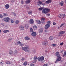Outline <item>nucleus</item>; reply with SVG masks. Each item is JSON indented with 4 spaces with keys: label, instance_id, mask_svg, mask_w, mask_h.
Here are the masks:
<instances>
[{
    "label": "nucleus",
    "instance_id": "nucleus-1",
    "mask_svg": "<svg viewBox=\"0 0 66 66\" xmlns=\"http://www.w3.org/2000/svg\"><path fill=\"white\" fill-rule=\"evenodd\" d=\"M37 59L38 62H40V61L42 62L44 60V57L43 56L39 57Z\"/></svg>",
    "mask_w": 66,
    "mask_h": 66
},
{
    "label": "nucleus",
    "instance_id": "nucleus-2",
    "mask_svg": "<svg viewBox=\"0 0 66 66\" xmlns=\"http://www.w3.org/2000/svg\"><path fill=\"white\" fill-rule=\"evenodd\" d=\"M22 50H23L25 51V52H29V49L26 47H23L22 48Z\"/></svg>",
    "mask_w": 66,
    "mask_h": 66
},
{
    "label": "nucleus",
    "instance_id": "nucleus-3",
    "mask_svg": "<svg viewBox=\"0 0 66 66\" xmlns=\"http://www.w3.org/2000/svg\"><path fill=\"white\" fill-rule=\"evenodd\" d=\"M10 19L9 17L5 18H4L3 21L5 22H9Z\"/></svg>",
    "mask_w": 66,
    "mask_h": 66
},
{
    "label": "nucleus",
    "instance_id": "nucleus-4",
    "mask_svg": "<svg viewBox=\"0 0 66 66\" xmlns=\"http://www.w3.org/2000/svg\"><path fill=\"white\" fill-rule=\"evenodd\" d=\"M65 31H60L59 32V35H58V36H62V35L63 34H64L65 33Z\"/></svg>",
    "mask_w": 66,
    "mask_h": 66
},
{
    "label": "nucleus",
    "instance_id": "nucleus-5",
    "mask_svg": "<svg viewBox=\"0 0 66 66\" xmlns=\"http://www.w3.org/2000/svg\"><path fill=\"white\" fill-rule=\"evenodd\" d=\"M50 26L49 24H46L45 26V28L46 29H48V28H50Z\"/></svg>",
    "mask_w": 66,
    "mask_h": 66
},
{
    "label": "nucleus",
    "instance_id": "nucleus-6",
    "mask_svg": "<svg viewBox=\"0 0 66 66\" xmlns=\"http://www.w3.org/2000/svg\"><path fill=\"white\" fill-rule=\"evenodd\" d=\"M42 22V23H45V21L46 20V19L44 18H42L41 19Z\"/></svg>",
    "mask_w": 66,
    "mask_h": 66
},
{
    "label": "nucleus",
    "instance_id": "nucleus-7",
    "mask_svg": "<svg viewBox=\"0 0 66 66\" xmlns=\"http://www.w3.org/2000/svg\"><path fill=\"white\" fill-rule=\"evenodd\" d=\"M19 29L20 30H23L24 29L23 26H20L19 27Z\"/></svg>",
    "mask_w": 66,
    "mask_h": 66
},
{
    "label": "nucleus",
    "instance_id": "nucleus-8",
    "mask_svg": "<svg viewBox=\"0 0 66 66\" xmlns=\"http://www.w3.org/2000/svg\"><path fill=\"white\" fill-rule=\"evenodd\" d=\"M45 9V11H46V13H48L50 11V9L47 8H46Z\"/></svg>",
    "mask_w": 66,
    "mask_h": 66
},
{
    "label": "nucleus",
    "instance_id": "nucleus-9",
    "mask_svg": "<svg viewBox=\"0 0 66 66\" xmlns=\"http://www.w3.org/2000/svg\"><path fill=\"white\" fill-rule=\"evenodd\" d=\"M61 56H59L57 57V61H58L59 62L60 61H61Z\"/></svg>",
    "mask_w": 66,
    "mask_h": 66
},
{
    "label": "nucleus",
    "instance_id": "nucleus-10",
    "mask_svg": "<svg viewBox=\"0 0 66 66\" xmlns=\"http://www.w3.org/2000/svg\"><path fill=\"white\" fill-rule=\"evenodd\" d=\"M13 53V50H9V53L10 54H12Z\"/></svg>",
    "mask_w": 66,
    "mask_h": 66
},
{
    "label": "nucleus",
    "instance_id": "nucleus-11",
    "mask_svg": "<svg viewBox=\"0 0 66 66\" xmlns=\"http://www.w3.org/2000/svg\"><path fill=\"white\" fill-rule=\"evenodd\" d=\"M5 7L6 9H8L10 7V5L8 4L6 5Z\"/></svg>",
    "mask_w": 66,
    "mask_h": 66
},
{
    "label": "nucleus",
    "instance_id": "nucleus-12",
    "mask_svg": "<svg viewBox=\"0 0 66 66\" xmlns=\"http://www.w3.org/2000/svg\"><path fill=\"white\" fill-rule=\"evenodd\" d=\"M31 35L33 36H35L36 35V32H33L31 34Z\"/></svg>",
    "mask_w": 66,
    "mask_h": 66
},
{
    "label": "nucleus",
    "instance_id": "nucleus-13",
    "mask_svg": "<svg viewBox=\"0 0 66 66\" xmlns=\"http://www.w3.org/2000/svg\"><path fill=\"white\" fill-rule=\"evenodd\" d=\"M29 23L30 24H33L34 23V21L33 19H30L29 20Z\"/></svg>",
    "mask_w": 66,
    "mask_h": 66
},
{
    "label": "nucleus",
    "instance_id": "nucleus-14",
    "mask_svg": "<svg viewBox=\"0 0 66 66\" xmlns=\"http://www.w3.org/2000/svg\"><path fill=\"white\" fill-rule=\"evenodd\" d=\"M42 4V2L41 1H39L37 3V5H38L40 6Z\"/></svg>",
    "mask_w": 66,
    "mask_h": 66
},
{
    "label": "nucleus",
    "instance_id": "nucleus-15",
    "mask_svg": "<svg viewBox=\"0 0 66 66\" xmlns=\"http://www.w3.org/2000/svg\"><path fill=\"white\" fill-rule=\"evenodd\" d=\"M42 13L43 14H47L45 8L42 10Z\"/></svg>",
    "mask_w": 66,
    "mask_h": 66
},
{
    "label": "nucleus",
    "instance_id": "nucleus-16",
    "mask_svg": "<svg viewBox=\"0 0 66 66\" xmlns=\"http://www.w3.org/2000/svg\"><path fill=\"white\" fill-rule=\"evenodd\" d=\"M52 1H51V0H48L45 2V3L47 4H48V3H51Z\"/></svg>",
    "mask_w": 66,
    "mask_h": 66
},
{
    "label": "nucleus",
    "instance_id": "nucleus-17",
    "mask_svg": "<svg viewBox=\"0 0 66 66\" xmlns=\"http://www.w3.org/2000/svg\"><path fill=\"white\" fill-rule=\"evenodd\" d=\"M43 32V29L40 28L39 31V33H42Z\"/></svg>",
    "mask_w": 66,
    "mask_h": 66
},
{
    "label": "nucleus",
    "instance_id": "nucleus-18",
    "mask_svg": "<svg viewBox=\"0 0 66 66\" xmlns=\"http://www.w3.org/2000/svg\"><path fill=\"white\" fill-rule=\"evenodd\" d=\"M31 2V1L30 0H28L26 1L25 3L26 4H29V3H30V2Z\"/></svg>",
    "mask_w": 66,
    "mask_h": 66
},
{
    "label": "nucleus",
    "instance_id": "nucleus-19",
    "mask_svg": "<svg viewBox=\"0 0 66 66\" xmlns=\"http://www.w3.org/2000/svg\"><path fill=\"white\" fill-rule=\"evenodd\" d=\"M49 39L50 40H51V41L53 40V36H50L49 38Z\"/></svg>",
    "mask_w": 66,
    "mask_h": 66
},
{
    "label": "nucleus",
    "instance_id": "nucleus-20",
    "mask_svg": "<svg viewBox=\"0 0 66 66\" xmlns=\"http://www.w3.org/2000/svg\"><path fill=\"white\" fill-rule=\"evenodd\" d=\"M5 63L6 64H12V62L10 61H7Z\"/></svg>",
    "mask_w": 66,
    "mask_h": 66
},
{
    "label": "nucleus",
    "instance_id": "nucleus-21",
    "mask_svg": "<svg viewBox=\"0 0 66 66\" xmlns=\"http://www.w3.org/2000/svg\"><path fill=\"white\" fill-rule=\"evenodd\" d=\"M60 16H61V17H62V18H64V17L66 16V15H65V14H60Z\"/></svg>",
    "mask_w": 66,
    "mask_h": 66
},
{
    "label": "nucleus",
    "instance_id": "nucleus-22",
    "mask_svg": "<svg viewBox=\"0 0 66 66\" xmlns=\"http://www.w3.org/2000/svg\"><path fill=\"white\" fill-rule=\"evenodd\" d=\"M9 30H5L3 31V33H9Z\"/></svg>",
    "mask_w": 66,
    "mask_h": 66
},
{
    "label": "nucleus",
    "instance_id": "nucleus-23",
    "mask_svg": "<svg viewBox=\"0 0 66 66\" xmlns=\"http://www.w3.org/2000/svg\"><path fill=\"white\" fill-rule=\"evenodd\" d=\"M18 53V51H17V50H16L14 52V55H16Z\"/></svg>",
    "mask_w": 66,
    "mask_h": 66
},
{
    "label": "nucleus",
    "instance_id": "nucleus-24",
    "mask_svg": "<svg viewBox=\"0 0 66 66\" xmlns=\"http://www.w3.org/2000/svg\"><path fill=\"white\" fill-rule=\"evenodd\" d=\"M59 52H57L55 54L57 57L58 56H60V55H59Z\"/></svg>",
    "mask_w": 66,
    "mask_h": 66
},
{
    "label": "nucleus",
    "instance_id": "nucleus-25",
    "mask_svg": "<svg viewBox=\"0 0 66 66\" xmlns=\"http://www.w3.org/2000/svg\"><path fill=\"white\" fill-rule=\"evenodd\" d=\"M36 21L37 23H38V24H40V20H36Z\"/></svg>",
    "mask_w": 66,
    "mask_h": 66
},
{
    "label": "nucleus",
    "instance_id": "nucleus-26",
    "mask_svg": "<svg viewBox=\"0 0 66 66\" xmlns=\"http://www.w3.org/2000/svg\"><path fill=\"white\" fill-rule=\"evenodd\" d=\"M24 38L25 40H30V38L28 37H25Z\"/></svg>",
    "mask_w": 66,
    "mask_h": 66
},
{
    "label": "nucleus",
    "instance_id": "nucleus-27",
    "mask_svg": "<svg viewBox=\"0 0 66 66\" xmlns=\"http://www.w3.org/2000/svg\"><path fill=\"white\" fill-rule=\"evenodd\" d=\"M33 28L34 30H36V29H37V26L36 25H34L33 26Z\"/></svg>",
    "mask_w": 66,
    "mask_h": 66
},
{
    "label": "nucleus",
    "instance_id": "nucleus-28",
    "mask_svg": "<svg viewBox=\"0 0 66 66\" xmlns=\"http://www.w3.org/2000/svg\"><path fill=\"white\" fill-rule=\"evenodd\" d=\"M32 53L33 54H35L36 53V50H34L32 51Z\"/></svg>",
    "mask_w": 66,
    "mask_h": 66
},
{
    "label": "nucleus",
    "instance_id": "nucleus-29",
    "mask_svg": "<svg viewBox=\"0 0 66 66\" xmlns=\"http://www.w3.org/2000/svg\"><path fill=\"white\" fill-rule=\"evenodd\" d=\"M12 39V38H10L8 39V42H11Z\"/></svg>",
    "mask_w": 66,
    "mask_h": 66
},
{
    "label": "nucleus",
    "instance_id": "nucleus-30",
    "mask_svg": "<svg viewBox=\"0 0 66 66\" xmlns=\"http://www.w3.org/2000/svg\"><path fill=\"white\" fill-rule=\"evenodd\" d=\"M37 57L36 56L34 57V59L35 62H36V60L37 59Z\"/></svg>",
    "mask_w": 66,
    "mask_h": 66
},
{
    "label": "nucleus",
    "instance_id": "nucleus-31",
    "mask_svg": "<svg viewBox=\"0 0 66 66\" xmlns=\"http://www.w3.org/2000/svg\"><path fill=\"white\" fill-rule=\"evenodd\" d=\"M3 16L5 17H6V16H8V14L7 13H3Z\"/></svg>",
    "mask_w": 66,
    "mask_h": 66
},
{
    "label": "nucleus",
    "instance_id": "nucleus-32",
    "mask_svg": "<svg viewBox=\"0 0 66 66\" xmlns=\"http://www.w3.org/2000/svg\"><path fill=\"white\" fill-rule=\"evenodd\" d=\"M27 64H28V63L27 62H25L23 63V65L24 66H27Z\"/></svg>",
    "mask_w": 66,
    "mask_h": 66
},
{
    "label": "nucleus",
    "instance_id": "nucleus-33",
    "mask_svg": "<svg viewBox=\"0 0 66 66\" xmlns=\"http://www.w3.org/2000/svg\"><path fill=\"white\" fill-rule=\"evenodd\" d=\"M60 4L61 5V6H63L64 4V2H60Z\"/></svg>",
    "mask_w": 66,
    "mask_h": 66
},
{
    "label": "nucleus",
    "instance_id": "nucleus-34",
    "mask_svg": "<svg viewBox=\"0 0 66 66\" xmlns=\"http://www.w3.org/2000/svg\"><path fill=\"white\" fill-rule=\"evenodd\" d=\"M44 45H47L48 44V42L47 41L45 42L44 43Z\"/></svg>",
    "mask_w": 66,
    "mask_h": 66
},
{
    "label": "nucleus",
    "instance_id": "nucleus-35",
    "mask_svg": "<svg viewBox=\"0 0 66 66\" xmlns=\"http://www.w3.org/2000/svg\"><path fill=\"white\" fill-rule=\"evenodd\" d=\"M56 45V44H53L51 45V46H52V47H55Z\"/></svg>",
    "mask_w": 66,
    "mask_h": 66
},
{
    "label": "nucleus",
    "instance_id": "nucleus-36",
    "mask_svg": "<svg viewBox=\"0 0 66 66\" xmlns=\"http://www.w3.org/2000/svg\"><path fill=\"white\" fill-rule=\"evenodd\" d=\"M44 9V7H40L39 8V10H40V11H42V10H43Z\"/></svg>",
    "mask_w": 66,
    "mask_h": 66
},
{
    "label": "nucleus",
    "instance_id": "nucleus-37",
    "mask_svg": "<svg viewBox=\"0 0 66 66\" xmlns=\"http://www.w3.org/2000/svg\"><path fill=\"white\" fill-rule=\"evenodd\" d=\"M19 23V21L18 20H16L15 21V23L16 24H18Z\"/></svg>",
    "mask_w": 66,
    "mask_h": 66
},
{
    "label": "nucleus",
    "instance_id": "nucleus-38",
    "mask_svg": "<svg viewBox=\"0 0 66 66\" xmlns=\"http://www.w3.org/2000/svg\"><path fill=\"white\" fill-rule=\"evenodd\" d=\"M28 13L29 14H31L32 13V11H29L28 12Z\"/></svg>",
    "mask_w": 66,
    "mask_h": 66
},
{
    "label": "nucleus",
    "instance_id": "nucleus-39",
    "mask_svg": "<svg viewBox=\"0 0 66 66\" xmlns=\"http://www.w3.org/2000/svg\"><path fill=\"white\" fill-rule=\"evenodd\" d=\"M21 44V42L20 41H18V42H17V45H20Z\"/></svg>",
    "mask_w": 66,
    "mask_h": 66
},
{
    "label": "nucleus",
    "instance_id": "nucleus-40",
    "mask_svg": "<svg viewBox=\"0 0 66 66\" xmlns=\"http://www.w3.org/2000/svg\"><path fill=\"white\" fill-rule=\"evenodd\" d=\"M20 45L21 47H22V46L24 45V44H20Z\"/></svg>",
    "mask_w": 66,
    "mask_h": 66
},
{
    "label": "nucleus",
    "instance_id": "nucleus-41",
    "mask_svg": "<svg viewBox=\"0 0 66 66\" xmlns=\"http://www.w3.org/2000/svg\"><path fill=\"white\" fill-rule=\"evenodd\" d=\"M12 13L13 15L14 16H16V13H15V12H13Z\"/></svg>",
    "mask_w": 66,
    "mask_h": 66
},
{
    "label": "nucleus",
    "instance_id": "nucleus-42",
    "mask_svg": "<svg viewBox=\"0 0 66 66\" xmlns=\"http://www.w3.org/2000/svg\"><path fill=\"white\" fill-rule=\"evenodd\" d=\"M26 47L27 48L29 49V46L28 45H27L26 46V47Z\"/></svg>",
    "mask_w": 66,
    "mask_h": 66
},
{
    "label": "nucleus",
    "instance_id": "nucleus-43",
    "mask_svg": "<svg viewBox=\"0 0 66 66\" xmlns=\"http://www.w3.org/2000/svg\"><path fill=\"white\" fill-rule=\"evenodd\" d=\"M33 31V29L32 28H30V32H32Z\"/></svg>",
    "mask_w": 66,
    "mask_h": 66
},
{
    "label": "nucleus",
    "instance_id": "nucleus-44",
    "mask_svg": "<svg viewBox=\"0 0 66 66\" xmlns=\"http://www.w3.org/2000/svg\"><path fill=\"white\" fill-rule=\"evenodd\" d=\"M21 60L22 61H24V60H25V58H24L23 57L22 58Z\"/></svg>",
    "mask_w": 66,
    "mask_h": 66
},
{
    "label": "nucleus",
    "instance_id": "nucleus-45",
    "mask_svg": "<svg viewBox=\"0 0 66 66\" xmlns=\"http://www.w3.org/2000/svg\"><path fill=\"white\" fill-rule=\"evenodd\" d=\"M21 4H24V2H23V1H21Z\"/></svg>",
    "mask_w": 66,
    "mask_h": 66
},
{
    "label": "nucleus",
    "instance_id": "nucleus-46",
    "mask_svg": "<svg viewBox=\"0 0 66 66\" xmlns=\"http://www.w3.org/2000/svg\"><path fill=\"white\" fill-rule=\"evenodd\" d=\"M47 24H50V21H48L47 22Z\"/></svg>",
    "mask_w": 66,
    "mask_h": 66
},
{
    "label": "nucleus",
    "instance_id": "nucleus-47",
    "mask_svg": "<svg viewBox=\"0 0 66 66\" xmlns=\"http://www.w3.org/2000/svg\"><path fill=\"white\" fill-rule=\"evenodd\" d=\"M64 25V23H62V24L60 26V28H61V27H62V26H63Z\"/></svg>",
    "mask_w": 66,
    "mask_h": 66
},
{
    "label": "nucleus",
    "instance_id": "nucleus-48",
    "mask_svg": "<svg viewBox=\"0 0 66 66\" xmlns=\"http://www.w3.org/2000/svg\"><path fill=\"white\" fill-rule=\"evenodd\" d=\"M3 17V16L2 14H0V18H2Z\"/></svg>",
    "mask_w": 66,
    "mask_h": 66
},
{
    "label": "nucleus",
    "instance_id": "nucleus-49",
    "mask_svg": "<svg viewBox=\"0 0 66 66\" xmlns=\"http://www.w3.org/2000/svg\"><path fill=\"white\" fill-rule=\"evenodd\" d=\"M48 64H44L43 66H48Z\"/></svg>",
    "mask_w": 66,
    "mask_h": 66
},
{
    "label": "nucleus",
    "instance_id": "nucleus-50",
    "mask_svg": "<svg viewBox=\"0 0 66 66\" xmlns=\"http://www.w3.org/2000/svg\"><path fill=\"white\" fill-rule=\"evenodd\" d=\"M60 45L61 46H63L64 45V43H60Z\"/></svg>",
    "mask_w": 66,
    "mask_h": 66
},
{
    "label": "nucleus",
    "instance_id": "nucleus-51",
    "mask_svg": "<svg viewBox=\"0 0 66 66\" xmlns=\"http://www.w3.org/2000/svg\"><path fill=\"white\" fill-rule=\"evenodd\" d=\"M56 24V23H55V22H54L53 23V25H55V24Z\"/></svg>",
    "mask_w": 66,
    "mask_h": 66
},
{
    "label": "nucleus",
    "instance_id": "nucleus-52",
    "mask_svg": "<svg viewBox=\"0 0 66 66\" xmlns=\"http://www.w3.org/2000/svg\"><path fill=\"white\" fill-rule=\"evenodd\" d=\"M44 32H45V33H47V30H45V31Z\"/></svg>",
    "mask_w": 66,
    "mask_h": 66
},
{
    "label": "nucleus",
    "instance_id": "nucleus-53",
    "mask_svg": "<svg viewBox=\"0 0 66 66\" xmlns=\"http://www.w3.org/2000/svg\"><path fill=\"white\" fill-rule=\"evenodd\" d=\"M45 3H42V5H45Z\"/></svg>",
    "mask_w": 66,
    "mask_h": 66
},
{
    "label": "nucleus",
    "instance_id": "nucleus-54",
    "mask_svg": "<svg viewBox=\"0 0 66 66\" xmlns=\"http://www.w3.org/2000/svg\"><path fill=\"white\" fill-rule=\"evenodd\" d=\"M30 66H34V65L33 64H30Z\"/></svg>",
    "mask_w": 66,
    "mask_h": 66
},
{
    "label": "nucleus",
    "instance_id": "nucleus-55",
    "mask_svg": "<svg viewBox=\"0 0 66 66\" xmlns=\"http://www.w3.org/2000/svg\"><path fill=\"white\" fill-rule=\"evenodd\" d=\"M64 55H66V51H64Z\"/></svg>",
    "mask_w": 66,
    "mask_h": 66
},
{
    "label": "nucleus",
    "instance_id": "nucleus-56",
    "mask_svg": "<svg viewBox=\"0 0 66 66\" xmlns=\"http://www.w3.org/2000/svg\"><path fill=\"white\" fill-rule=\"evenodd\" d=\"M58 61H59L57 60V59L56 60L55 62V63H57V62H58Z\"/></svg>",
    "mask_w": 66,
    "mask_h": 66
},
{
    "label": "nucleus",
    "instance_id": "nucleus-57",
    "mask_svg": "<svg viewBox=\"0 0 66 66\" xmlns=\"http://www.w3.org/2000/svg\"><path fill=\"white\" fill-rule=\"evenodd\" d=\"M11 23H14V21H13V20H11Z\"/></svg>",
    "mask_w": 66,
    "mask_h": 66
},
{
    "label": "nucleus",
    "instance_id": "nucleus-58",
    "mask_svg": "<svg viewBox=\"0 0 66 66\" xmlns=\"http://www.w3.org/2000/svg\"><path fill=\"white\" fill-rule=\"evenodd\" d=\"M15 0H11V2H14Z\"/></svg>",
    "mask_w": 66,
    "mask_h": 66
},
{
    "label": "nucleus",
    "instance_id": "nucleus-59",
    "mask_svg": "<svg viewBox=\"0 0 66 66\" xmlns=\"http://www.w3.org/2000/svg\"><path fill=\"white\" fill-rule=\"evenodd\" d=\"M46 15H47V16H49V15H50V14H46Z\"/></svg>",
    "mask_w": 66,
    "mask_h": 66
},
{
    "label": "nucleus",
    "instance_id": "nucleus-60",
    "mask_svg": "<svg viewBox=\"0 0 66 66\" xmlns=\"http://www.w3.org/2000/svg\"><path fill=\"white\" fill-rule=\"evenodd\" d=\"M63 52H64V51H61V52H60V53H62Z\"/></svg>",
    "mask_w": 66,
    "mask_h": 66
},
{
    "label": "nucleus",
    "instance_id": "nucleus-61",
    "mask_svg": "<svg viewBox=\"0 0 66 66\" xmlns=\"http://www.w3.org/2000/svg\"><path fill=\"white\" fill-rule=\"evenodd\" d=\"M58 17H59V18H61V16H59V15H58Z\"/></svg>",
    "mask_w": 66,
    "mask_h": 66
},
{
    "label": "nucleus",
    "instance_id": "nucleus-62",
    "mask_svg": "<svg viewBox=\"0 0 66 66\" xmlns=\"http://www.w3.org/2000/svg\"><path fill=\"white\" fill-rule=\"evenodd\" d=\"M3 64V63H2V62H0V64Z\"/></svg>",
    "mask_w": 66,
    "mask_h": 66
},
{
    "label": "nucleus",
    "instance_id": "nucleus-63",
    "mask_svg": "<svg viewBox=\"0 0 66 66\" xmlns=\"http://www.w3.org/2000/svg\"><path fill=\"white\" fill-rule=\"evenodd\" d=\"M3 23H1V25H2H2H3V26H4V25H3Z\"/></svg>",
    "mask_w": 66,
    "mask_h": 66
},
{
    "label": "nucleus",
    "instance_id": "nucleus-64",
    "mask_svg": "<svg viewBox=\"0 0 66 66\" xmlns=\"http://www.w3.org/2000/svg\"><path fill=\"white\" fill-rule=\"evenodd\" d=\"M1 30H0V33H1Z\"/></svg>",
    "mask_w": 66,
    "mask_h": 66
}]
</instances>
